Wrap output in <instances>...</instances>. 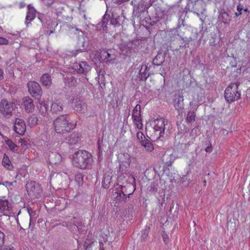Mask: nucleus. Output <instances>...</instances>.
I'll use <instances>...</instances> for the list:
<instances>
[{"label": "nucleus", "instance_id": "f257e3e1", "mask_svg": "<svg viewBox=\"0 0 250 250\" xmlns=\"http://www.w3.org/2000/svg\"><path fill=\"white\" fill-rule=\"evenodd\" d=\"M92 162V156L87 151L79 150L73 155L72 163L73 166L78 168L85 169Z\"/></svg>", "mask_w": 250, "mask_h": 250}, {"label": "nucleus", "instance_id": "f03ea898", "mask_svg": "<svg viewBox=\"0 0 250 250\" xmlns=\"http://www.w3.org/2000/svg\"><path fill=\"white\" fill-rule=\"evenodd\" d=\"M55 131L59 134H65L70 131L74 125L70 122L67 114L58 116L53 122Z\"/></svg>", "mask_w": 250, "mask_h": 250}, {"label": "nucleus", "instance_id": "7ed1b4c3", "mask_svg": "<svg viewBox=\"0 0 250 250\" xmlns=\"http://www.w3.org/2000/svg\"><path fill=\"white\" fill-rule=\"evenodd\" d=\"M239 82L231 83L226 88L225 92V98L228 103L237 101L240 99L241 93L238 91Z\"/></svg>", "mask_w": 250, "mask_h": 250}, {"label": "nucleus", "instance_id": "20e7f679", "mask_svg": "<svg viewBox=\"0 0 250 250\" xmlns=\"http://www.w3.org/2000/svg\"><path fill=\"white\" fill-rule=\"evenodd\" d=\"M28 195L33 198H39L41 197L42 189L41 186L34 181L28 182L25 186Z\"/></svg>", "mask_w": 250, "mask_h": 250}, {"label": "nucleus", "instance_id": "39448f33", "mask_svg": "<svg viewBox=\"0 0 250 250\" xmlns=\"http://www.w3.org/2000/svg\"><path fill=\"white\" fill-rule=\"evenodd\" d=\"M15 106V103L8 102L5 99L2 100L0 103V112L2 115L9 118L12 115Z\"/></svg>", "mask_w": 250, "mask_h": 250}, {"label": "nucleus", "instance_id": "423d86ee", "mask_svg": "<svg viewBox=\"0 0 250 250\" xmlns=\"http://www.w3.org/2000/svg\"><path fill=\"white\" fill-rule=\"evenodd\" d=\"M27 87L29 92L33 97L38 99L42 96V88L38 83L30 81L27 83Z\"/></svg>", "mask_w": 250, "mask_h": 250}, {"label": "nucleus", "instance_id": "0eeeda50", "mask_svg": "<svg viewBox=\"0 0 250 250\" xmlns=\"http://www.w3.org/2000/svg\"><path fill=\"white\" fill-rule=\"evenodd\" d=\"M154 126L153 127L155 133L158 132L159 138L164 134L166 126L168 125V122L165 121L163 118L157 119L154 121Z\"/></svg>", "mask_w": 250, "mask_h": 250}, {"label": "nucleus", "instance_id": "6e6552de", "mask_svg": "<svg viewBox=\"0 0 250 250\" xmlns=\"http://www.w3.org/2000/svg\"><path fill=\"white\" fill-rule=\"evenodd\" d=\"M109 22L110 24L115 26L120 25L118 19L115 18L114 17H103L101 22L98 24V27H100V30H102L101 28H102L104 31L106 30V25Z\"/></svg>", "mask_w": 250, "mask_h": 250}, {"label": "nucleus", "instance_id": "1a4fd4ad", "mask_svg": "<svg viewBox=\"0 0 250 250\" xmlns=\"http://www.w3.org/2000/svg\"><path fill=\"white\" fill-rule=\"evenodd\" d=\"M73 69L78 73L85 75L91 70V67L86 62L83 61L80 63H75L73 66Z\"/></svg>", "mask_w": 250, "mask_h": 250}, {"label": "nucleus", "instance_id": "9d476101", "mask_svg": "<svg viewBox=\"0 0 250 250\" xmlns=\"http://www.w3.org/2000/svg\"><path fill=\"white\" fill-rule=\"evenodd\" d=\"M133 183H128L125 186H121V189L122 193L127 196V198L129 197L130 195H131L135 191L136 188L135 183V179L132 177L130 179Z\"/></svg>", "mask_w": 250, "mask_h": 250}, {"label": "nucleus", "instance_id": "9b49d317", "mask_svg": "<svg viewBox=\"0 0 250 250\" xmlns=\"http://www.w3.org/2000/svg\"><path fill=\"white\" fill-rule=\"evenodd\" d=\"M14 130L16 133L21 135H23L26 130L24 121L21 119L17 118L15 122Z\"/></svg>", "mask_w": 250, "mask_h": 250}, {"label": "nucleus", "instance_id": "f8f14e48", "mask_svg": "<svg viewBox=\"0 0 250 250\" xmlns=\"http://www.w3.org/2000/svg\"><path fill=\"white\" fill-rule=\"evenodd\" d=\"M114 49H108L107 50H102L103 62H110L116 59V55L115 54Z\"/></svg>", "mask_w": 250, "mask_h": 250}, {"label": "nucleus", "instance_id": "ddd939ff", "mask_svg": "<svg viewBox=\"0 0 250 250\" xmlns=\"http://www.w3.org/2000/svg\"><path fill=\"white\" fill-rule=\"evenodd\" d=\"M22 104L25 111L28 113H32L34 109L35 106L33 104V100L29 97H25L22 99Z\"/></svg>", "mask_w": 250, "mask_h": 250}, {"label": "nucleus", "instance_id": "4468645a", "mask_svg": "<svg viewBox=\"0 0 250 250\" xmlns=\"http://www.w3.org/2000/svg\"><path fill=\"white\" fill-rule=\"evenodd\" d=\"M80 136L78 133H74L71 134L69 137L66 138V143L69 144L71 148H73L74 147L72 146H74L78 148L80 147V145L78 143Z\"/></svg>", "mask_w": 250, "mask_h": 250}, {"label": "nucleus", "instance_id": "2eb2a0df", "mask_svg": "<svg viewBox=\"0 0 250 250\" xmlns=\"http://www.w3.org/2000/svg\"><path fill=\"white\" fill-rule=\"evenodd\" d=\"M119 49L121 54H122L124 58L130 55L132 52L131 49L130 48V45L128 43L124 42L119 45Z\"/></svg>", "mask_w": 250, "mask_h": 250}, {"label": "nucleus", "instance_id": "dca6fc26", "mask_svg": "<svg viewBox=\"0 0 250 250\" xmlns=\"http://www.w3.org/2000/svg\"><path fill=\"white\" fill-rule=\"evenodd\" d=\"M62 159L61 155L56 152H51L48 156V160L51 164L56 165L60 163Z\"/></svg>", "mask_w": 250, "mask_h": 250}, {"label": "nucleus", "instance_id": "f3484780", "mask_svg": "<svg viewBox=\"0 0 250 250\" xmlns=\"http://www.w3.org/2000/svg\"><path fill=\"white\" fill-rule=\"evenodd\" d=\"M65 85L69 87H75L77 84V79L71 74H69L64 79Z\"/></svg>", "mask_w": 250, "mask_h": 250}, {"label": "nucleus", "instance_id": "a211bd4d", "mask_svg": "<svg viewBox=\"0 0 250 250\" xmlns=\"http://www.w3.org/2000/svg\"><path fill=\"white\" fill-rule=\"evenodd\" d=\"M113 175L109 171L105 172L103 176L102 185L104 188H108L111 182Z\"/></svg>", "mask_w": 250, "mask_h": 250}, {"label": "nucleus", "instance_id": "6ab92c4d", "mask_svg": "<svg viewBox=\"0 0 250 250\" xmlns=\"http://www.w3.org/2000/svg\"><path fill=\"white\" fill-rule=\"evenodd\" d=\"M121 163L124 164L125 168H129L130 167L131 160L130 155L127 153H122L120 155Z\"/></svg>", "mask_w": 250, "mask_h": 250}, {"label": "nucleus", "instance_id": "aec40b11", "mask_svg": "<svg viewBox=\"0 0 250 250\" xmlns=\"http://www.w3.org/2000/svg\"><path fill=\"white\" fill-rule=\"evenodd\" d=\"M90 57L95 64L103 62L102 51L93 52L90 54Z\"/></svg>", "mask_w": 250, "mask_h": 250}, {"label": "nucleus", "instance_id": "412c9836", "mask_svg": "<svg viewBox=\"0 0 250 250\" xmlns=\"http://www.w3.org/2000/svg\"><path fill=\"white\" fill-rule=\"evenodd\" d=\"M165 55L162 53H159L152 61L153 65L160 66L162 65L165 62Z\"/></svg>", "mask_w": 250, "mask_h": 250}, {"label": "nucleus", "instance_id": "4be33fe9", "mask_svg": "<svg viewBox=\"0 0 250 250\" xmlns=\"http://www.w3.org/2000/svg\"><path fill=\"white\" fill-rule=\"evenodd\" d=\"M174 106L176 110L181 111L184 108V98L182 96H179L176 98L174 101Z\"/></svg>", "mask_w": 250, "mask_h": 250}, {"label": "nucleus", "instance_id": "5701e85b", "mask_svg": "<svg viewBox=\"0 0 250 250\" xmlns=\"http://www.w3.org/2000/svg\"><path fill=\"white\" fill-rule=\"evenodd\" d=\"M40 81L42 85L47 88L49 87L52 83L51 76L48 74H43L41 77Z\"/></svg>", "mask_w": 250, "mask_h": 250}, {"label": "nucleus", "instance_id": "b1692460", "mask_svg": "<svg viewBox=\"0 0 250 250\" xmlns=\"http://www.w3.org/2000/svg\"><path fill=\"white\" fill-rule=\"evenodd\" d=\"M63 106L61 102H54L51 104V112L52 113L57 114L62 111Z\"/></svg>", "mask_w": 250, "mask_h": 250}, {"label": "nucleus", "instance_id": "393cba45", "mask_svg": "<svg viewBox=\"0 0 250 250\" xmlns=\"http://www.w3.org/2000/svg\"><path fill=\"white\" fill-rule=\"evenodd\" d=\"M147 66L146 65H142L139 71V77L141 81H146L149 77V74L146 72Z\"/></svg>", "mask_w": 250, "mask_h": 250}, {"label": "nucleus", "instance_id": "a878e982", "mask_svg": "<svg viewBox=\"0 0 250 250\" xmlns=\"http://www.w3.org/2000/svg\"><path fill=\"white\" fill-rule=\"evenodd\" d=\"M141 146L145 147L146 150L148 152H151L154 149V146L152 143L148 139L143 142L141 144Z\"/></svg>", "mask_w": 250, "mask_h": 250}, {"label": "nucleus", "instance_id": "bb28decb", "mask_svg": "<svg viewBox=\"0 0 250 250\" xmlns=\"http://www.w3.org/2000/svg\"><path fill=\"white\" fill-rule=\"evenodd\" d=\"M141 41L139 39L133 40L128 42L130 45V48L132 52H135L139 48Z\"/></svg>", "mask_w": 250, "mask_h": 250}, {"label": "nucleus", "instance_id": "cd10ccee", "mask_svg": "<svg viewBox=\"0 0 250 250\" xmlns=\"http://www.w3.org/2000/svg\"><path fill=\"white\" fill-rule=\"evenodd\" d=\"M113 195L115 196L114 198L117 202H125L127 198V196L122 193L121 189L118 190L117 191L115 192Z\"/></svg>", "mask_w": 250, "mask_h": 250}, {"label": "nucleus", "instance_id": "c85d7f7f", "mask_svg": "<svg viewBox=\"0 0 250 250\" xmlns=\"http://www.w3.org/2000/svg\"><path fill=\"white\" fill-rule=\"evenodd\" d=\"M159 17H145L144 20H145L146 23L150 25H154V24L159 21Z\"/></svg>", "mask_w": 250, "mask_h": 250}, {"label": "nucleus", "instance_id": "c756f323", "mask_svg": "<svg viewBox=\"0 0 250 250\" xmlns=\"http://www.w3.org/2000/svg\"><path fill=\"white\" fill-rule=\"evenodd\" d=\"M132 118L137 119V120H139V117H141V105L137 104L133 110L132 112Z\"/></svg>", "mask_w": 250, "mask_h": 250}, {"label": "nucleus", "instance_id": "7c9ffc66", "mask_svg": "<svg viewBox=\"0 0 250 250\" xmlns=\"http://www.w3.org/2000/svg\"><path fill=\"white\" fill-rule=\"evenodd\" d=\"M38 121V119L36 115L35 114H32L28 118V124L30 126V127H33L35 126Z\"/></svg>", "mask_w": 250, "mask_h": 250}, {"label": "nucleus", "instance_id": "2f4dec72", "mask_svg": "<svg viewBox=\"0 0 250 250\" xmlns=\"http://www.w3.org/2000/svg\"><path fill=\"white\" fill-rule=\"evenodd\" d=\"M10 208L7 200H0V209L2 211L9 210Z\"/></svg>", "mask_w": 250, "mask_h": 250}, {"label": "nucleus", "instance_id": "473e14b6", "mask_svg": "<svg viewBox=\"0 0 250 250\" xmlns=\"http://www.w3.org/2000/svg\"><path fill=\"white\" fill-rule=\"evenodd\" d=\"M195 117L196 114L194 111H189L187 114L186 120L188 123H193L195 121Z\"/></svg>", "mask_w": 250, "mask_h": 250}, {"label": "nucleus", "instance_id": "72a5a7b5", "mask_svg": "<svg viewBox=\"0 0 250 250\" xmlns=\"http://www.w3.org/2000/svg\"><path fill=\"white\" fill-rule=\"evenodd\" d=\"M27 15L26 16H35L37 13L39 14L44 15V14L37 12L36 10L31 4H29L27 6Z\"/></svg>", "mask_w": 250, "mask_h": 250}, {"label": "nucleus", "instance_id": "f704fd0d", "mask_svg": "<svg viewBox=\"0 0 250 250\" xmlns=\"http://www.w3.org/2000/svg\"><path fill=\"white\" fill-rule=\"evenodd\" d=\"M85 107L84 103L81 101H78L74 106V109L77 112H82Z\"/></svg>", "mask_w": 250, "mask_h": 250}, {"label": "nucleus", "instance_id": "c9c22d12", "mask_svg": "<svg viewBox=\"0 0 250 250\" xmlns=\"http://www.w3.org/2000/svg\"><path fill=\"white\" fill-rule=\"evenodd\" d=\"M6 144L9 146V149L13 151H17V146L12 140H7L5 141Z\"/></svg>", "mask_w": 250, "mask_h": 250}, {"label": "nucleus", "instance_id": "e433bc0d", "mask_svg": "<svg viewBox=\"0 0 250 250\" xmlns=\"http://www.w3.org/2000/svg\"><path fill=\"white\" fill-rule=\"evenodd\" d=\"M150 230V227L148 226H146L145 229L144 230L142 234V240L145 241L147 240L148 234Z\"/></svg>", "mask_w": 250, "mask_h": 250}, {"label": "nucleus", "instance_id": "4c0bfd02", "mask_svg": "<svg viewBox=\"0 0 250 250\" xmlns=\"http://www.w3.org/2000/svg\"><path fill=\"white\" fill-rule=\"evenodd\" d=\"M75 180L77 183L80 185L83 183V175L80 172H77L75 174Z\"/></svg>", "mask_w": 250, "mask_h": 250}, {"label": "nucleus", "instance_id": "58836bf2", "mask_svg": "<svg viewBox=\"0 0 250 250\" xmlns=\"http://www.w3.org/2000/svg\"><path fill=\"white\" fill-rule=\"evenodd\" d=\"M2 163V165L4 167H7V168L10 166V164H11V162L9 160V158L6 154H4L3 155Z\"/></svg>", "mask_w": 250, "mask_h": 250}, {"label": "nucleus", "instance_id": "ea45409f", "mask_svg": "<svg viewBox=\"0 0 250 250\" xmlns=\"http://www.w3.org/2000/svg\"><path fill=\"white\" fill-rule=\"evenodd\" d=\"M137 138L139 140V143L141 144L143 142H144L145 140H147L146 138L143 133L141 131H139L137 133Z\"/></svg>", "mask_w": 250, "mask_h": 250}, {"label": "nucleus", "instance_id": "a19ab883", "mask_svg": "<svg viewBox=\"0 0 250 250\" xmlns=\"http://www.w3.org/2000/svg\"><path fill=\"white\" fill-rule=\"evenodd\" d=\"M40 110L42 112V114H45L48 110V105L45 104L44 102H42L40 103Z\"/></svg>", "mask_w": 250, "mask_h": 250}, {"label": "nucleus", "instance_id": "79ce46f5", "mask_svg": "<svg viewBox=\"0 0 250 250\" xmlns=\"http://www.w3.org/2000/svg\"><path fill=\"white\" fill-rule=\"evenodd\" d=\"M128 168H125L124 166V164H120L119 173L121 175H124V174L127 175Z\"/></svg>", "mask_w": 250, "mask_h": 250}, {"label": "nucleus", "instance_id": "37998d69", "mask_svg": "<svg viewBox=\"0 0 250 250\" xmlns=\"http://www.w3.org/2000/svg\"><path fill=\"white\" fill-rule=\"evenodd\" d=\"M133 120L134 123H135L137 127L140 129H142L143 127V124L142 123L141 117H139L138 120H137V119L136 120V118H133Z\"/></svg>", "mask_w": 250, "mask_h": 250}, {"label": "nucleus", "instance_id": "c03bdc74", "mask_svg": "<svg viewBox=\"0 0 250 250\" xmlns=\"http://www.w3.org/2000/svg\"><path fill=\"white\" fill-rule=\"evenodd\" d=\"M94 242L90 241V240H86L85 241L83 244V247L85 250H86L88 249H90L91 247V245L93 244Z\"/></svg>", "mask_w": 250, "mask_h": 250}, {"label": "nucleus", "instance_id": "a18cd8bd", "mask_svg": "<svg viewBox=\"0 0 250 250\" xmlns=\"http://www.w3.org/2000/svg\"><path fill=\"white\" fill-rule=\"evenodd\" d=\"M162 236L163 237L164 243L166 244H167L169 242V239L167 234L165 232H163L162 234Z\"/></svg>", "mask_w": 250, "mask_h": 250}, {"label": "nucleus", "instance_id": "49530a36", "mask_svg": "<svg viewBox=\"0 0 250 250\" xmlns=\"http://www.w3.org/2000/svg\"><path fill=\"white\" fill-rule=\"evenodd\" d=\"M9 41L5 38L0 37V45H7Z\"/></svg>", "mask_w": 250, "mask_h": 250}, {"label": "nucleus", "instance_id": "de8ad7c7", "mask_svg": "<svg viewBox=\"0 0 250 250\" xmlns=\"http://www.w3.org/2000/svg\"><path fill=\"white\" fill-rule=\"evenodd\" d=\"M4 233L0 230V247L2 246L4 244Z\"/></svg>", "mask_w": 250, "mask_h": 250}, {"label": "nucleus", "instance_id": "09e8293b", "mask_svg": "<svg viewBox=\"0 0 250 250\" xmlns=\"http://www.w3.org/2000/svg\"><path fill=\"white\" fill-rule=\"evenodd\" d=\"M237 9L239 12V15H241L242 14L241 11L243 9V6L241 4L238 5L237 6ZM235 15L236 16H238V14H237L236 13H235Z\"/></svg>", "mask_w": 250, "mask_h": 250}, {"label": "nucleus", "instance_id": "8fccbe9b", "mask_svg": "<svg viewBox=\"0 0 250 250\" xmlns=\"http://www.w3.org/2000/svg\"><path fill=\"white\" fill-rule=\"evenodd\" d=\"M45 18H46V17H38V19L41 22L43 23V24H45V20L47 21V19H45ZM47 18H48L50 20V17H47Z\"/></svg>", "mask_w": 250, "mask_h": 250}, {"label": "nucleus", "instance_id": "3c124183", "mask_svg": "<svg viewBox=\"0 0 250 250\" xmlns=\"http://www.w3.org/2000/svg\"><path fill=\"white\" fill-rule=\"evenodd\" d=\"M43 3L46 5H51L54 2V0H42Z\"/></svg>", "mask_w": 250, "mask_h": 250}, {"label": "nucleus", "instance_id": "603ef678", "mask_svg": "<svg viewBox=\"0 0 250 250\" xmlns=\"http://www.w3.org/2000/svg\"><path fill=\"white\" fill-rule=\"evenodd\" d=\"M35 17H26V21L25 23L28 26L30 23V21L34 19Z\"/></svg>", "mask_w": 250, "mask_h": 250}, {"label": "nucleus", "instance_id": "864d4df0", "mask_svg": "<svg viewBox=\"0 0 250 250\" xmlns=\"http://www.w3.org/2000/svg\"><path fill=\"white\" fill-rule=\"evenodd\" d=\"M205 151L207 152H212V146L211 144H210V146H207L206 149H205Z\"/></svg>", "mask_w": 250, "mask_h": 250}, {"label": "nucleus", "instance_id": "5fc2aeb1", "mask_svg": "<svg viewBox=\"0 0 250 250\" xmlns=\"http://www.w3.org/2000/svg\"><path fill=\"white\" fill-rule=\"evenodd\" d=\"M104 243L102 240L99 241V247H100V250H104Z\"/></svg>", "mask_w": 250, "mask_h": 250}, {"label": "nucleus", "instance_id": "6e6d98bb", "mask_svg": "<svg viewBox=\"0 0 250 250\" xmlns=\"http://www.w3.org/2000/svg\"><path fill=\"white\" fill-rule=\"evenodd\" d=\"M184 20L183 19L181 18L180 17L178 20V26H181L182 25L184 26Z\"/></svg>", "mask_w": 250, "mask_h": 250}, {"label": "nucleus", "instance_id": "4d7b16f0", "mask_svg": "<svg viewBox=\"0 0 250 250\" xmlns=\"http://www.w3.org/2000/svg\"><path fill=\"white\" fill-rule=\"evenodd\" d=\"M82 44L83 48L80 49V50L82 52H83V51H84L85 50H86V47H87V44H85L84 42H82Z\"/></svg>", "mask_w": 250, "mask_h": 250}, {"label": "nucleus", "instance_id": "13d9d810", "mask_svg": "<svg viewBox=\"0 0 250 250\" xmlns=\"http://www.w3.org/2000/svg\"><path fill=\"white\" fill-rule=\"evenodd\" d=\"M13 182H8V181H5L3 184V185H5L6 186H9V187H11V186H13Z\"/></svg>", "mask_w": 250, "mask_h": 250}, {"label": "nucleus", "instance_id": "bf43d9fd", "mask_svg": "<svg viewBox=\"0 0 250 250\" xmlns=\"http://www.w3.org/2000/svg\"><path fill=\"white\" fill-rule=\"evenodd\" d=\"M129 0H117V3L118 4H121L123 3H124L126 1H128Z\"/></svg>", "mask_w": 250, "mask_h": 250}, {"label": "nucleus", "instance_id": "052dcab7", "mask_svg": "<svg viewBox=\"0 0 250 250\" xmlns=\"http://www.w3.org/2000/svg\"><path fill=\"white\" fill-rule=\"evenodd\" d=\"M25 6V3L24 2H21L19 4V6L21 8L24 7Z\"/></svg>", "mask_w": 250, "mask_h": 250}, {"label": "nucleus", "instance_id": "680f3d73", "mask_svg": "<svg viewBox=\"0 0 250 250\" xmlns=\"http://www.w3.org/2000/svg\"><path fill=\"white\" fill-rule=\"evenodd\" d=\"M3 72L2 70L0 68V81L3 79Z\"/></svg>", "mask_w": 250, "mask_h": 250}, {"label": "nucleus", "instance_id": "e2e57ef3", "mask_svg": "<svg viewBox=\"0 0 250 250\" xmlns=\"http://www.w3.org/2000/svg\"><path fill=\"white\" fill-rule=\"evenodd\" d=\"M3 250H14V249L13 248L8 247L4 248Z\"/></svg>", "mask_w": 250, "mask_h": 250}, {"label": "nucleus", "instance_id": "0e129e2a", "mask_svg": "<svg viewBox=\"0 0 250 250\" xmlns=\"http://www.w3.org/2000/svg\"><path fill=\"white\" fill-rule=\"evenodd\" d=\"M103 241L104 243H106L107 241V238L106 237L103 238Z\"/></svg>", "mask_w": 250, "mask_h": 250}, {"label": "nucleus", "instance_id": "69168bd1", "mask_svg": "<svg viewBox=\"0 0 250 250\" xmlns=\"http://www.w3.org/2000/svg\"><path fill=\"white\" fill-rule=\"evenodd\" d=\"M31 222H32L31 218H30V222H29V228H30L31 225Z\"/></svg>", "mask_w": 250, "mask_h": 250}, {"label": "nucleus", "instance_id": "338daca9", "mask_svg": "<svg viewBox=\"0 0 250 250\" xmlns=\"http://www.w3.org/2000/svg\"><path fill=\"white\" fill-rule=\"evenodd\" d=\"M98 148H99V150H100V141H98Z\"/></svg>", "mask_w": 250, "mask_h": 250}, {"label": "nucleus", "instance_id": "774afa93", "mask_svg": "<svg viewBox=\"0 0 250 250\" xmlns=\"http://www.w3.org/2000/svg\"><path fill=\"white\" fill-rule=\"evenodd\" d=\"M46 24H47V25H48V26H50V25H51V23L50 22H48L47 21L46 22Z\"/></svg>", "mask_w": 250, "mask_h": 250}]
</instances>
